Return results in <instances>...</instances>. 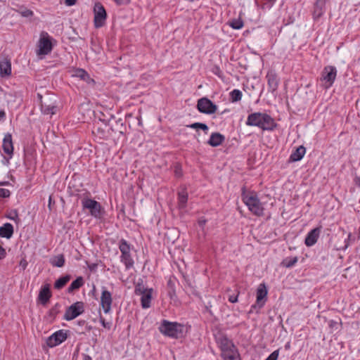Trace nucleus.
<instances>
[{
    "label": "nucleus",
    "mask_w": 360,
    "mask_h": 360,
    "mask_svg": "<svg viewBox=\"0 0 360 360\" xmlns=\"http://www.w3.org/2000/svg\"><path fill=\"white\" fill-rule=\"evenodd\" d=\"M297 257H289L284 259L281 264L284 267L291 268L297 262Z\"/></svg>",
    "instance_id": "nucleus-34"
},
{
    "label": "nucleus",
    "mask_w": 360,
    "mask_h": 360,
    "mask_svg": "<svg viewBox=\"0 0 360 360\" xmlns=\"http://www.w3.org/2000/svg\"><path fill=\"white\" fill-rule=\"evenodd\" d=\"M6 120V112L4 110H0V122H4Z\"/></svg>",
    "instance_id": "nucleus-52"
},
{
    "label": "nucleus",
    "mask_w": 360,
    "mask_h": 360,
    "mask_svg": "<svg viewBox=\"0 0 360 360\" xmlns=\"http://www.w3.org/2000/svg\"><path fill=\"white\" fill-rule=\"evenodd\" d=\"M328 0H316L313 11V19L318 21L326 12V4Z\"/></svg>",
    "instance_id": "nucleus-17"
},
{
    "label": "nucleus",
    "mask_w": 360,
    "mask_h": 360,
    "mask_svg": "<svg viewBox=\"0 0 360 360\" xmlns=\"http://www.w3.org/2000/svg\"><path fill=\"white\" fill-rule=\"evenodd\" d=\"M245 124L257 127L263 131H274L277 127V124L269 115L259 112L248 115Z\"/></svg>",
    "instance_id": "nucleus-1"
},
{
    "label": "nucleus",
    "mask_w": 360,
    "mask_h": 360,
    "mask_svg": "<svg viewBox=\"0 0 360 360\" xmlns=\"http://www.w3.org/2000/svg\"><path fill=\"white\" fill-rule=\"evenodd\" d=\"M306 153V148L303 146L297 147L290 155L289 162H297L302 159Z\"/></svg>",
    "instance_id": "nucleus-22"
},
{
    "label": "nucleus",
    "mask_w": 360,
    "mask_h": 360,
    "mask_svg": "<svg viewBox=\"0 0 360 360\" xmlns=\"http://www.w3.org/2000/svg\"><path fill=\"white\" fill-rule=\"evenodd\" d=\"M355 240V237L352 236L351 233H349L347 238L345 240V246L342 248V250H345L349 246L350 243L354 242Z\"/></svg>",
    "instance_id": "nucleus-41"
},
{
    "label": "nucleus",
    "mask_w": 360,
    "mask_h": 360,
    "mask_svg": "<svg viewBox=\"0 0 360 360\" xmlns=\"http://www.w3.org/2000/svg\"><path fill=\"white\" fill-rule=\"evenodd\" d=\"M20 14L23 17L30 18L32 17L34 15V13L32 11L25 8L22 11H20Z\"/></svg>",
    "instance_id": "nucleus-42"
},
{
    "label": "nucleus",
    "mask_w": 360,
    "mask_h": 360,
    "mask_svg": "<svg viewBox=\"0 0 360 360\" xmlns=\"http://www.w3.org/2000/svg\"><path fill=\"white\" fill-rule=\"evenodd\" d=\"M268 290L264 283H260L257 289L256 303L251 306L250 312L254 309L262 308L266 301Z\"/></svg>",
    "instance_id": "nucleus-11"
},
{
    "label": "nucleus",
    "mask_w": 360,
    "mask_h": 360,
    "mask_svg": "<svg viewBox=\"0 0 360 360\" xmlns=\"http://www.w3.org/2000/svg\"><path fill=\"white\" fill-rule=\"evenodd\" d=\"M322 226H319L311 230L306 236L304 243L307 247H311L317 242L321 232Z\"/></svg>",
    "instance_id": "nucleus-16"
},
{
    "label": "nucleus",
    "mask_w": 360,
    "mask_h": 360,
    "mask_svg": "<svg viewBox=\"0 0 360 360\" xmlns=\"http://www.w3.org/2000/svg\"><path fill=\"white\" fill-rule=\"evenodd\" d=\"M119 249L121 252L120 261L124 264L126 269L133 267L134 262L130 254V245L124 238L119 242Z\"/></svg>",
    "instance_id": "nucleus-4"
},
{
    "label": "nucleus",
    "mask_w": 360,
    "mask_h": 360,
    "mask_svg": "<svg viewBox=\"0 0 360 360\" xmlns=\"http://www.w3.org/2000/svg\"><path fill=\"white\" fill-rule=\"evenodd\" d=\"M354 183L357 186L360 187V176L354 178Z\"/></svg>",
    "instance_id": "nucleus-56"
},
{
    "label": "nucleus",
    "mask_w": 360,
    "mask_h": 360,
    "mask_svg": "<svg viewBox=\"0 0 360 360\" xmlns=\"http://www.w3.org/2000/svg\"><path fill=\"white\" fill-rule=\"evenodd\" d=\"M77 0H65V4L67 6H73L75 4Z\"/></svg>",
    "instance_id": "nucleus-53"
},
{
    "label": "nucleus",
    "mask_w": 360,
    "mask_h": 360,
    "mask_svg": "<svg viewBox=\"0 0 360 360\" xmlns=\"http://www.w3.org/2000/svg\"><path fill=\"white\" fill-rule=\"evenodd\" d=\"M112 303V294L105 287H102V292L101 296V306L102 307L104 312L108 314L111 310Z\"/></svg>",
    "instance_id": "nucleus-15"
},
{
    "label": "nucleus",
    "mask_w": 360,
    "mask_h": 360,
    "mask_svg": "<svg viewBox=\"0 0 360 360\" xmlns=\"http://www.w3.org/2000/svg\"><path fill=\"white\" fill-rule=\"evenodd\" d=\"M94 26L97 28L103 27L105 23V20L107 18V13L101 3L96 2L94 4Z\"/></svg>",
    "instance_id": "nucleus-9"
},
{
    "label": "nucleus",
    "mask_w": 360,
    "mask_h": 360,
    "mask_svg": "<svg viewBox=\"0 0 360 360\" xmlns=\"http://www.w3.org/2000/svg\"><path fill=\"white\" fill-rule=\"evenodd\" d=\"M229 25L235 30H239L243 27V21L241 18L233 19L229 21Z\"/></svg>",
    "instance_id": "nucleus-37"
},
{
    "label": "nucleus",
    "mask_w": 360,
    "mask_h": 360,
    "mask_svg": "<svg viewBox=\"0 0 360 360\" xmlns=\"http://www.w3.org/2000/svg\"><path fill=\"white\" fill-rule=\"evenodd\" d=\"M224 360H239L238 352L222 356Z\"/></svg>",
    "instance_id": "nucleus-43"
},
{
    "label": "nucleus",
    "mask_w": 360,
    "mask_h": 360,
    "mask_svg": "<svg viewBox=\"0 0 360 360\" xmlns=\"http://www.w3.org/2000/svg\"><path fill=\"white\" fill-rule=\"evenodd\" d=\"M11 195V191L6 188H0V197L1 198H8Z\"/></svg>",
    "instance_id": "nucleus-44"
},
{
    "label": "nucleus",
    "mask_w": 360,
    "mask_h": 360,
    "mask_svg": "<svg viewBox=\"0 0 360 360\" xmlns=\"http://www.w3.org/2000/svg\"><path fill=\"white\" fill-rule=\"evenodd\" d=\"M99 321L105 328H107L108 330L110 329L112 326V323L110 322H106L105 319L101 316H100Z\"/></svg>",
    "instance_id": "nucleus-46"
},
{
    "label": "nucleus",
    "mask_w": 360,
    "mask_h": 360,
    "mask_svg": "<svg viewBox=\"0 0 360 360\" xmlns=\"http://www.w3.org/2000/svg\"><path fill=\"white\" fill-rule=\"evenodd\" d=\"M159 331L165 336L179 339L184 336L185 327L184 325L178 322H171L167 320H162L160 326Z\"/></svg>",
    "instance_id": "nucleus-3"
},
{
    "label": "nucleus",
    "mask_w": 360,
    "mask_h": 360,
    "mask_svg": "<svg viewBox=\"0 0 360 360\" xmlns=\"http://www.w3.org/2000/svg\"><path fill=\"white\" fill-rule=\"evenodd\" d=\"M152 292H153V289L150 288V290H148L147 292L141 295V303L142 308L148 309L150 307V302H151V299H152Z\"/></svg>",
    "instance_id": "nucleus-26"
},
{
    "label": "nucleus",
    "mask_w": 360,
    "mask_h": 360,
    "mask_svg": "<svg viewBox=\"0 0 360 360\" xmlns=\"http://www.w3.org/2000/svg\"><path fill=\"white\" fill-rule=\"evenodd\" d=\"M72 76L80 78L82 80L86 82L87 83L94 82V80L91 79L89 75L83 69H77L74 70Z\"/></svg>",
    "instance_id": "nucleus-25"
},
{
    "label": "nucleus",
    "mask_w": 360,
    "mask_h": 360,
    "mask_svg": "<svg viewBox=\"0 0 360 360\" xmlns=\"http://www.w3.org/2000/svg\"><path fill=\"white\" fill-rule=\"evenodd\" d=\"M82 205L83 210H89L90 214L94 218H101L103 214V210L100 202L89 198H84L82 200Z\"/></svg>",
    "instance_id": "nucleus-5"
},
{
    "label": "nucleus",
    "mask_w": 360,
    "mask_h": 360,
    "mask_svg": "<svg viewBox=\"0 0 360 360\" xmlns=\"http://www.w3.org/2000/svg\"><path fill=\"white\" fill-rule=\"evenodd\" d=\"M51 296L52 294L50 290V285L46 283L41 286L37 299L42 305H46L49 302Z\"/></svg>",
    "instance_id": "nucleus-18"
},
{
    "label": "nucleus",
    "mask_w": 360,
    "mask_h": 360,
    "mask_svg": "<svg viewBox=\"0 0 360 360\" xmlns=\"http://www.w3.org/2000/svg\"><path fill=\"white\" fill-rule=\"evenodd\" d=\"M175 175L178 177L181 176L182 175L181 170L180 169H175Z\"/></svg>",
    "instance_id": "nucleus-59"
},
{
    "label": "nucleus",
    "mask_w": 360,
    "mask_h": 360,
    "mask_svg": "<svg viewBox=\"0 0 360 360\" xmlns=\"http://www.w3.org/2000/svg\"><path fill=\"white\" fill-rule=\"evenodd\" d=\"M230 101L232 103H236L241 100L243 94L239 89H233L229 94Z\"/></svg>",
    "instance_id": "nucleus-36"
},
{
    "label": "nucleus",
    "mask_w": 360,
    "mask_h": 360,
    "mask_svg": "<svg viewBox=\"0 0 360 360\" xmlns=\"http://www.w3.org/2000/svg\"><path fill=\"white\" fill-rule=\"evenodd\" d=\"M8 184V181H0V186H6Z\"/></svg>",
    "instance_id": "nucleus-61"
},
{
    "label": "nucleus",
    "mask_w": 360,
    "mask_h": 360,
    "mask_svg": "<svg viewBox=\"0 0 360 360\" xmlns=\"http://www.w3.org/2000/svg\"><path fill=\"white\" fill-rule=\"evenodd\" d=\"M197 109L202 113L211 115L216 112L217 106L207 97H202L198 101Z\"/></svg>",
    "instance_id": "nucleus-12"
},
{
    "label": "nucleus",
    "mask_w": 360,
    "mask_h": 360,
    "mask_svg": "<svg viewBox=\"0 0 360 360\" xmlns=\"http://www.w3.org/2000/svg\"><path fill=\"white\" fill-rule=\"evenodd\" d=\"M11 75V60L4 58L0 60V77L7 78Z\"/></svg>",
    "instance_id": "nucleus-19"
},
{
    "label": "nucleus",
    "mask_w": 360,
    "mask_h": 360,
    "mask_svg": "<svg viewBox=\"0 0 360 360\" xmlns=\"http://www.w3.org/2000/svg\"><path fill=\"white\" fill-rule=\"evenodd\" d=\"M65 260L64 255L63 254H60V255H58L55 256L54 257H53L52 259H51L50 263L53 266L62 267L65 264Z\"/></svg>",
    "instance_id": "nucleus-31"
},
{
    "label": "nucleus",
    "mask_w": 360,
    "mask_h": 360,
    "mask_svg": "<svg viewBox=\"0 0 360 360\" xmlns=\"http://www.w3.org/2000/svg\"><path fill=\"white\" fill-rule=\"evenodd\" d=\"M13 226L10 223H5L0 226V237L10 239L13 235Z\"/></svg>",
    "instance_id": "nucleus-23"
},
{
    "label": "nucleus",
    "mask_w": 360,
    "mask_h": 360,
    "mask_svg": "<svg viewBox=\"0 0 360 360\" xmlns=\"http://www.w3.org/2000/svg\"><path fill=\"white\" fill-rule=\"evenodd\" d=\"M337 76L336 68L332 65L326 66L321 72V80L323 82V86L329 89L333 84Z\"/></svg>",
    "instance_id": "nucleus-7"
},
{
    "label": "nucleus",
    "mask_w": 360,
    "mask_h": 360,
    "mask_svg": "<svg viewBox=\"0 0 360 360\" xmlns=\"http://www.w3.org/2000/svg\"><path fill=\"white\" fill-rule=\"evenodd\" d=\"M38 45H52L51 38L47 32H41Z\"/></svg>",
    "instance_id": "nucleus-35"
},
{
    "label": "nucleus",
    "mask_w": 360,
    "mask_h": 360,
    "mask_svg": "<svg viewBox=\"0 0 360 360\" xmlns=\"http://www.w3.org/2000/svg\"><path fill=\"white\" fill-rule=\"evenodd\" d=\"M167 286L168 288V296L171 299H174L176 297V288H175V278H169L167 281Z\"/></svg>",
    "instance_id": "nucleus-28"
},
{
    "label": "nucleus",
    "mask_w": 360,
    "mask_h": 360,
    "mask_svg": "<svg viewBox=\"0 0 360 360\" xmlns=\"http://www.w3.org/2000/svg\"><path fill=\"white\" fill-rule=\"evenodd\" d=\"M178 205L180 209H184L186 207L188 198V192L186 187L181 188L178 191Z\"/></svg>",
    "instance_id": "nucleus-21"
},
{
    "label": "nucleus",
    "mask_w": 360,
    "mask_h": 360,
    "mask_svg": "<svg viewBox=\"0 0 360 360\" xmlns=\"http://www.w3.org/2000/svg\"><path fill=\"white\" fill-rule=\"evenodd\" d=\"M279 354V349L274 351L265 360H277Z\"/></svg>",
    "instance_id": "nucleus-45"
},
{
    "label": "nucleus",
    "mask_w": 360,
    "mask_h": 360,
    "mask_svg": "<svg viewBox=\"0 0 360 360\" xmlns=\"http://www.w3.org/2000/svg\"><path fill=\"white\" fill-rule=\"evenodd\" d=\"M70 275L60 277L56 281L54 288L58 290L63 288L70 281Z\"/></svg>",
    "instance_id": "nucleus-30"
},
{
    "label": "nucleus",
    "mask_w": 360,
    "mask_h": 360,
    "mask_svg": "<svg viewBox=\"0 0 360 360\" xmlns=\"http://www.w3.org/2000/svg\"><path fill=\"white\" fill-rule=\"evenodd\" d=\"M41 112L44 115H54L56 112L57 106L53 103L41 101Z\"/></svg>",
    "instance_id": "nucleus-24"
},
{
    "label": "nucleus",
    "mask_w": 360,
    "mask_h": 360,
    "mask_svg": "<svg viewBox=\"0 0 360 360\" xmlns=\"http://www.w3.org/2000/svg\"><path fill=\"white\" fill-rule=\"evenodd\" d=\"M225 136L219 132L211 134L207 143L212 147H217L221 145L225 141Z\"/></svg>",
    "instance_id": "nucleus-20"
},
{
    "label": "nucleus",
    "mask_w": 360,
    "mask_h": 360,
    "mask_svg": "<svg viewBox=\"0 0 360 360\" xmlns=\"http://www.w3.org/2000/svg\"><path fill=\"white\" fill-rule=\"evenodd\" d=\"M85 323H86V321H85L84 320H81V321H77V324H78L79 326H83V325H84V324H85Z\"/></svg>",
    "instance_id": "nucleus-60"
},
{
    "label": "nucleus",
    "mask_w": 360,
    "mask_h": 360,
    "mask_svg": "<svg viewBox=\"0 0 360 360\" xmlns=\"http://www.w3.org/2000/svg\"><path fill=\"white\" fill-rule=\"evenodd\" d=\"M6 217L11 220L15 221V222L20 221L17 210H11L8 214H6Z\"/></svg>",
    "instance_id": "nucleus-40"
},
{
    "label": "nucleus",
    "mask_w": 360,
    "mask_h": 360,
    "mask_svg": "<svg viewBox=\"0 0 360 360\" xmlns=\"http://www.w3.org/2000/svg\"><path fill=\"white\" fill-rule=\"evenodd\" d=\"M241 198L244 204L248 207L249 211L257 217L264 215V204L258 198L257 193L255 191H247L245 187L241 189Z\"/></svg>",
    "instance_id": "nucleus-2"
},
{
    "label": "nucleus",
    "mask_w": 360,
    "mask_h": 360,
    "mask_svg": "<svg viewBox=\"0 0 360 360\" xmlns=\"http://www.w3.org/2000/svg\"><path fill=\"white\" fill-rule=\"evenodd\" d=\"M91 49L95 52H100V50L101 49V46H90Z\"/></svg>",
    "instance_id": "nucleus-55"
},
{
    "label": "nucleus",
    "mask_w": 360,
    "mask_h": 360,
    "mask_svg": "<svg viewBox=\"0 0 360 360\" xmlns=\"http://www.w3.org/2000/svg\"><path fill=\"white\" fill-rule=\"evenodd\" d=\"M277 0H259L262 9H270ZM259 0L257 1V2Z\"/></svg>",
    "instance_id": "nucleus-38"
},
{
    "label": "nucleus",
    "mask_w": 360,
    "mask_h": 360,
    "mask_svg": "<svg viewBox=\"0 0 360 360\" xmlns=\"http://www.w3.org/2000/svg\"><path fill=\"white\" fill-rule=\"evenodd\" d=\"M82 360H92V359L89 355L83 354H82Z\"/></svg>",
    "instance_id": "nucleus-58"
},
{
    "label": "nucleus",
    "mask_w": 360,
    "mask_h": 360,
    "mask_svg": "<svg viewBox=\"0 0 360 360\" xmlns=\"http://www.w3.org/2000/svg\"><path fill=\"white\" fill-rule=\"evenodd\" d=\"M338 324V322L334 320H330L328 322V326L330 328L335 327Z\"/></svg>",
    "instance_id": "nucleus-54"
},
{
    "label": "nucleus",
    "mask_w": 360,
    "mask_h": 360,
    "mask_svg": "<svg viewBox=\"0 0 360 360\" xmlns=\"http://www.w3.org/2000/svg\"><path fill=\"white\" fill-rule=\"evenodd\" d=\"M266 79L268 91L273 94H276L280 82V79L276 71L272 69L269 70L266 75Z\"/></svg>",
    "instance_id": "nucleus-14"
},
{
    "label": "nucleus",
    "mask_w": 360,
    "mask_h": 360,
    "mask_svg": "<svg viewBox=\"0 0 360 360\" xmlns=\"http://www.w3.org/2000/svg\"><path fill=\"white\" fill-rule=\"evenodd\" d=\"M38 96H39L40 98H42V96H41V95H39V94H38Z\"/></svg>",
    "instance_id": "nucleus-63"
},
{
    "label": "nucleus",
    "mask_w": 360,
    "mask_h": 360,
    "mask_svg": "<svg viewBox=\"0 0 360 360\" xmlns=\"http://www.w3.org/2000/svg\"><path fill=\"white\" fill-rule=\"evenodd\" d=\"M212 72L214 74H215L216 75L221 77L220 74L221 73V71L219 67H217V66L214 67L212 69Z\"/></svg>",
    "instance_id": "nucleus-50"
},
{
    "label": "nucleus",
    "mask_w": 360,
    "mask_h": 360,
    "mask_svg": "<svg viewBox=\"0 0 360 360\" xmlns=\"http://www.w3.org/2000/svg\"><path fill=\"white\" fill-rule=\"evenodd\" d=\"M84 312V303L83 302H76L66 309L63 319L65 321H72Z\"/></svg>",
    "instance_id": "nucleus-8"
},
{
    "label": "nucleus",
    "mask_w": 360,
    "mask_h": 360,
    "mask_svg": "<svg viewBox=\"0 0 360 360\" xmlns=\"http://www.w3.org/2000/svg\"><path fill=\"white\" fill-rule=\"evenodd\" d=\"M206 222H207V220H206V219H200V220L198 221V224H199V226H205V224H206Z\"/></svg>",
    "instance_id": "nucleus-57"
},
{
    "label": "nucleus",
    "mask_w": 360,
    "mask_h": 360,
    "mask_svg": "<svg viewBox=\"0 0 360 360\" xmlns=\"http://www.w3.org/2000/svg\"><path fill=\"white\" fill-rule=\"evenodd\" d=\"M53 46H39L36 53L39 59H43L46 55L49 54L52 51Z\"/></svg>",
    "instance_id": "nucleus-32"
},
{
    "label": "nucleus",
    "mask_w": 360,
    "mask_h": 360,
    "mask_svg": "<svg viewBox=\"0 0 360 360\" xmlns=\"http://www.w3.org/2000/svg\"><path fill=\"white\" fill-rule=\"evenodd\" d=\"M186 127L197 130L201 129L205 132V134H207L209 130L208 126L206 124L201 122H195L191 124H188L186 125Z\"/></svg>",
    "instance_id": "nucleus-33"
},
{
    "label": "nucleus",
    "mask_w": 360,
    "mask_h": 360,
    "mask_svg": "<svg viewBox=\"0 0 360 360\" xmlns=\"http://www.w3.org/2000/svg\"><path fill=\"white\" fill-rule=\"evenodd\" d=\"M68 330H59L50 335L47 340L46 344L49 347H56L63 342H65L68 337Z\"/></svg>",
    "instance_id": "nucleus-13"
},
{
    "label": "nucleus",
    "mask_w": 360,
    "mask_h": 360,
    "mask_svg": "<svg viewBox=\"0 0 360 360\" xmlns=\"http://www.w3.org/2000/svg\"><path fill=\"white\" fill-rule=\"evenodd\" d=\"M6 256V250L0 245V259H4Z\"/></svg>",
    "instance_id": "nucleus-49"
},
{
    "label": "nucleus",
    "mask_w": 360,
    "mask_h": 360,
    "mask_svg": "<svg viewBox=\"0 0 360 360\" xmlns=\"http://www.w3.org/2000/svg\"><path fill=\"white\" fill-rule=\"evenodd\" d=\"M27 262L25 259H22L19 263V266L21 267L22 270H25L27 266Z\"/></svg>",
    "instance_id": "nucleus-47"
},
{
    "label": "nucleus",
    "mask_w": 360,
    "mask_h": 360,
    "mask_svg": "<svg viewBox=\"0 0 360 360\" xmlns=\"http://www.w3.org/2000/svg\"><path fill=\"white\" fill-rule=\"evenodd\" d=\"M60 304L56 303L50 309L47 314V318L50 321H53L56 319L57 315L60 313Z\"/></svg>",
    "instance_id": "nucleus-29"
},
{
    "label": "nucleus",
    "mask_w": 360,
    "mask_h": 360,
    "mask_svg": "<svg viewBox=\"0 0 360 360\" xmlns=\"http://www.w3.org/2000/svg\"><path fill=\"white\" fill-rule=\"evenodd\" d=\"M84 285V279L82 276L77 277L75 281H73L70 286L68 288V292L72 293L75 290H78Z\"/></svg>",
    "instance_id": "nucleus-27"
},
{
    "label": "nucleus",
    "mask_w": 360,
    "mask_h": 360,
    "mask_svg": "<svg viewBox=\"0 0 360 360\" xmlns=\"http://www.w3.org/2000/svg\"><path fill=\"white\" fill-rule=\"evenodd\" d=\"M183 277L184 279L185 285H186L188 287H189L191 288H193V285H192L191 281L190 280V278L187 276H185V275H184Z\"/></svg>",
    "instance_id": "nucleus-48"
},
{
    "label": "nucleus",
    "mask_w": 360,
    "mask_h": 360,
    "mask_svg": "<svg viewBox=\"0 0 360 360\" xmlns=\"http://www.w3.org/2000/svg\"><path fill=\"white\" fill-rule=\"evenodd\" d=\"M150 288H146L142 283H137L135 286V294L136 295H141L149 290Z\"/></svg>",
    "instance_id": "nucleus-39"
},
{
    "label": "nucleus",
    "mask_w": 360,
    "mask_h": 360,
    "mask_svg": "<svg viewBox=\"0 0 360 360\" xmlns=\"http://www.w3.org/2000/svg\"><path fill=\"white\" fill-rule=\"evenodd\" d=\"M217 343L221 350L222 356L238 352L232 340L229 339L226 335L219 337L217 338Z\"/></svg>",
    "instance_id": "nucleus-10"
},
{
    "label": "nucleus",
    "mask_w": 360,
    "mask_h": 360,
    "mask_svg": "<svg viewBox=\"0 0 360 360\" xmlns=\"http://www.w3.org/2000/svg\"><path fill=\"white\" fill-rule=\"evenodd\" d=\"M229 301L231 303L237 302H238V295H230L229 297Z\"/></svg>",
    "instance_id": "nucleus-51"
},
{
    "label": "nucleus",
    "mask_w": 360,
    "mask_h": 360,
    "mask_svg": "<svg viewBox=\"0 0 360 360\" xmlns=\"http://www.w3.org/2000/svg\"><path fill=\"white\" fill-rule=\"evenodd\" d=\"M285 349H288V348H290V342H288V343L285 345Z\"/></svg>",
    "instance_id": "nucleus-62"
},
{
    "label": "nucleus",
    "mask_w": 360,
    "mask_h": 360,
    "mask_svg": "<svg viewBox=\"0 0 360 360\" xmlns=\"http://www.w3.org/2000/svg\"><path fill=\"white\" fill-rule=\"evenodd\" d=\"M2 149L6 154L3 157L1 162L4 165H9L10 160L13 156V144L12 141V135L10 133H7L4 135L2 143Z\"/></svg>",
    "instance_id": "nucleus-6"
}]
</instances>
